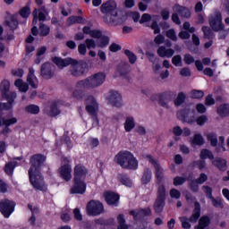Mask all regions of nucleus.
Here are the masks:
<instances>
[{"label":"nucleus","instance_id":"1","mask_svg":"<svg viewBox=\"0 0 229 229\" xmlns=\"http://www.w3.org/2000/svg\"><path fill=\"white\" fill-rule=\"evenodd\" d=\"M47 157L44 154H34L30 157V168L29 170L30 182L36 191H46L47 187L45 185L44 177L41 174L42 166Z\"/></svg>","mask_w":229,"mask_h":229},{"label":"nucleus","instance_id":"2","mask_svg":"<svg viewBox=\"0 0 229 229\" xmlns=\"http://www.w3.org/2000/svg\"><path fill=\"white\" fill-rule=\"evenodd\" d=\"M51 61L59 70H64L71 65L69 72L75 78L83 76L88 72L89 68V65L85 61H78L72 57L62 58L59 56H54L51 58Z\"/></svg>","mask_w":229,"mask_h":229},{"label":"nucleus","instance_id":"3","mask_svg":"<svg viewBox=\"0 0 229 229\" xmlns=\"http://www.w3.org/2000/svg\"><path fill=\"white\" fill-rule=\"evenodd\" d=\"M114 163L123 169L137 170L139 167L137 157L129 150L118 151L116 156H114Z\"/></svg>","mask_w":229,"mask_h":229},{"label":"nucleus","instance_id":"4","mask_svg":"<svg viewBox=\"0 0 229 229\" xmlns=\"http://www.w3.org/2000/svg\"><path fill=\"white\" fill-rule=\"evenodd\" d=\"M106 73L102 72H96L82 81H78L76 88L84 89H93L100 87L106 81Z\"/></svg>","mask_w":229,"mask_h":229},{"label":"nucleus","instance_id":"5","mask_svg":"<svg viewBox=\"0 0 229 229\" xmlns=\"http://www.w3.org/2000/svg\"><path fill=\"white\" fill-rule=\"evenodd\" d=\"M117 3L115 0H108L103 3L100 11L102 13L111 16L110 23L114 26L122 25L124 22L123 17H118Z\"/></svg>","mask_w":229,"mask_h":229},{"label":"nucleus","instance_id":"6","mask_svg":"<svg viewBox=\"0 0 229 229\" xmlns=\"http://www.w3.org/2000/svg\"><path fill=\"white\" fill-rule=\"evenodd\" d=\"M0 92L2 98L6 99L8 103H0V110H10L13 107V103L16 98V94L14 92H10V81H2L0 84Z\"/></svg>","mask_w":229,"mask_h":229},{"label":"nucleus","instance_id":"7","mask_svg":"<svg viewBox=\"0 0 229 229\" xmlns=\"http://www.w3.org/2000/svg\"><path fill=\"white\" fill-rule=\"evenodd\" d=\"M201 216V206L199 201L194 202V208L190 217L182 216L180 218L182 222V227L183 229H191V224H196Z\"/></svg>","mask_w":229,"mask_h":229},{"label":"nucleus","instance_id":"8","mask_svg":"<svg viewBox=\"0 0 229 229\" xmlns=\"http://www.w3.org/2000/svg\"><path fill=\"white\" fill-rule=\"evenodd\" d=\"M165 199L166 190L165 186L162 184L157 187V195L153 206L154 212L156 214H161L164 211V208L165 206Z\"/></svg>","mask_w":229,"mask_h":229},{"label":"nucleus","instance_id":"9","mask_svg":"<svg viewBox=\"0 0 229 229\" xmlns=\"http://www.w3.org/2000/svg\"><path fill=\"white\" fill-rule=\"evenodd\" d=\"M87 214L89 216H98L105 212L104 205L99 200H89L87 204Z\"/></svg>","mask_w":229,"mask_h":229},{"label":"nucleus","instance_id":"10","mask_svg":"<svg viewBox=\"0 0 229 229\" xmlns=\"http://www.w3.org/2000/svg\"><path fill=\"white\" fill-rule=\"evenodd\" d=\"M16 203L9 199H3L0 200V213L4 218H10L14 212Z\"/></svg>","mask_w":229,"mask_h":229},{"label":"nucleus","instance_id":"11","mask_svg":"<svg viewBox=\"0 0 229 229\" xmlns=\"http://www.w3.org/2000/svg\"><path fill=\"white\" fill-rule=\"evenodd\" d=\"M209 26L214 31H219L225 30L223 25V16L221 13H216V15L211 16L208 19Z\"/></svg>","mask_w":229,"mask_h":229},{"label":"nucleus","instance_id":"12","mask_svg":"<svg viewBox=\"0 0 229 229\" xmlns=\"http://www.w3.org/2000/svg\"><path fill=\"white\" fill-rule=\"evenodd\" d=\"M104 199L108 206L117 208L119 206L121 197L114 191H107L104 193Z\"/></svg>","mask_w":229,"mask_h":229},{"label":"nucleus","instance_id":"13","mask_svg":"<svg viewBox=\"0 0 229 229\" xmlns=\"http://www.w3.org/2000/svg\"><path fill=\"white\" fill-rule=\"evenodd\" d=\"M87 184L85 180L73 179V185L70 190L71 194H84L86 191Z\"/></svg>","mask_w":229,"mask_h":229},{"label":"nucleus","instance_id":"14","mask_svg":"<svg viewBox=\"0 0 229 229\" xmlns=\"http://www.w3.org/2000/svg\"><path fill=\"white\" fill-rule=\"evenodd\" d=\"M129 215L133 217L134 221H138L141 217L151 216V208H139L137 210L132 209L129 212Z\"/></svg>","mask_w":229,"mask_h":229},{"label":"nucleus","instance_id":"15","mask_svg":"<svg viewBox=\"0 0 229 229\" xmlns=\"http://www.w3.org/2000/svg\"><path fill=\"white\" fill-rule=\"evenodd\" d=\"M60 177L66 181L69 182L72 180V165L69 164L64 165H62L59 169H58Z\"/></svg>","mask_w":229,"mask_h":229},{"label":"nucleus","instance_id":"16","mask_svg":"<svg viewBox=\"0 0 229 229\" xmlns=\"http://www.w3.org/2000/svg\"><path fill=\"white\" fill-rule=\"evenodd\" d=\"M88 174V169L81 164L74 166L73 169V179L85 180Z\"/></svg>","mask_w":229,"mask_h":229},{"label":"nucleus","instance_id":"17","mask_svg":"<svg viewBox=\"0 0 229 229\" xmlns=\"http://www.w3.org/2000/svg\"><path fill=\"white\" fill-rule=\"evenodd\" d=\"M113 106L121 107L123 106L122 95L117 91L111 90L107 98Z\"/></svg>","mask_w":229,"mask_h":229},{"label":"nucleus","instance_id":"18","mask_svg":"<svg viewBox=\"0 0 229 229\" xmlns=\"http://www.w3.org/2000/svg\"><path fill=\"white\" fill-rule=\"evenodd\" d=\"M41 77L45 80H50L54 77V72L49 62H45L41 64Z\"/></svg>","mask_w":229,"mask_h":229},{"label":"nucleus","instance_id":"19","mask_svg":"<svg viewBox=\"0 0 229 229\" xmlns=\"http://www.w3.org/2000/svg\"><path fill=\"white\" fill-rule=\"evenodd\" d=\"M116 70L118 71V73H120V76L128 79V75L131 71V66L128 62H122L120 63Z\"/></svg>","mask_w":229,"mask_h":229},{"label":"nucleus","instance_id":"20","mask_svg":"<svg viewBox=\"0 0 229 229\" xmlns=\"http://www.w3.org/2000/svg\"><path fill=\"white\" fill-rule=\"evenodd\" d=\"M159 96L161 97L160 106L162 107L169 108V106L165 101L172 100L176 96V94L173 91H165V92L160 93Z\"/></svg>","mask_w":229,"mask_h":229},{"label":"nucleus","instance_id":"21","mask_svg":"<svg viewBox=\"0 0 229 229\" xmlns=\"http://www.w3.org/2000/svg\"><path fill=\"white\" fill-rule=\"evenodd\" d=\"M211 225V217L203 215L199 218L198 225H194V229H206Z\"/></svg>","mask_w":229,"mask_h":229},{"label":"nucleus","instance_id":"22","mask_svg":"<svg viewBox=\"0 0 229 229\" xmlns=\"http://www.w3.org/2000/svg\"><path fill=\"white\" fill-rule=\"evenodd\" d=\"M96 225H100L102 229H105L106 226H114L115 225V220L114 217L110 218H104V217H99L96 218L94 220Z\"/></svg>","mask_w":229,"mask_h":229},{"label":"nucleus","instance_id":"23","mask_svg":"<svg viewBox=\"0 0 229 229\" xmlns=\"http://www.w3.org/2000/svg\"><path fill=\"white\" fill-rule=\"evenodd\" d=\"M212 165L220 172H226L228 168V163L225 159H223V157H215V159L212 160Z\"/></svg>","mask_w":229,"mask_h":229},{"label":"nucleus","instance_id":"24","mask_svg":"<svg viewBox=\"0 0 229 229\" xmlns=\"http://www.w3.org/2000/svg\"><path fill=\"white\" fill-rule=\"evenodd\" d=\"M174 11L177 13L182 18L189 19L191 16V13L188 7H183L181 4H175Z\"/></svg>","mask_w":229,"mask_h":229},{"label":"nucleus","instance_id":"25","mask_svg":"<svg viewBox=\"0 0 229 229\" xmlns=\"http://www.w3.org/2000/svg\"><path fill=\"white\" fill-rule=\"evenodd\" d=\"M152 179L153 173L151 172V169H149L148 167L144 168L143 174L140 179L141 184L148 185L151 182Z\"/></svg>","mask_w":229,"mask_h":229},{"label":"nucleus","instance_id":"26","mask_svg":"<svg viewBox=\"0 0 229 229\" xmlns=\"http://www.w3.org/2000/svg\"><path fill=\"white\" fill-rule=\"evenodd\" d=\"M116 179H118V182H120L121 184L128 188H131L133 185L131 179L127 174H118Z\"/></svg>","mask_w":229,"mask_h":229},{"label":"nucleus","instance_id":"27","mask_svg":"<svg viewBox=\"0 0 229 229\" xmlns=\"http://www.w3.org/2000/svg\"><path fill=\"white\" fill-rule=\"evenodd\" d=\"M37 82H35V81ZM27 82L29 83L30 86H31L32 89H38V78L35 76V71L33 68H30L28 77H27Z\"/></svg>","mask_w":229,"mask_h":229},{"label":"nucleus","instance_id":"28","mask_svg":"<svg viewBox=\"0 0 229 229\" xmlns=\"http://www.w3.org/2000/svg\"><path fill=\"white\" fill-rule=\"evenodd\" d=\"M33 15V24L36 25L38 21L43 22L47 21L46 13H42V11L38 12V9H34L32 12Z\"/></svg>","mask_w":229,"mask_h":229},{"label":"nucleus","instance_id":"29","mask_svg":"<svg viewBox=\"0 0 229 229\" xmlns=\"http://www.w3.org/2000/svg\"><path fill=\"white\" fill-rule=\"evenodd\" d=\"M199 158L203 161H205L208 158L213 161L215 159V156L212 150L208 148H202L199 153Z\"/></svg>","mask_w":229,"mask_h":229},{"label":"nucleus","instance_id":"30","mask_svg":"<svg viewBox=\"0 0 229 229\" xmlns=\"http://www.w3.org/2000/svg\"><path fill=\"white\" fill-rule=\"evenodd\" d=\"M156 170V179H157V184L162 185L164 180V169L161 167L160 164L154 166Z\"/></svg>","mask_w":229,"mask_h":229},{"label":"nucleus","instance_id":"31","mask_svg":"<svg viewBox=\"0 0 229 229\" xmlns=\"http://www.w3.org/2000/svg\"><path fill=\"white\" fill-rule=\"evenodd\" d=\"M123 126H124V131L126 132H131L136 127L134 118L131 116L127 117L125 119Z\"/></svg>","mask_w":229,"mask_h":229},{"label":"nucleus","instance_id":"32","mask_svg":"<svg viewBox=\"0 0 229 229\" xmlns=\"http://www.w3.org/2000/svg\"><path fill=\"white\" fill-rule=\"evenodd\" d=\"M217 114L221 117H227L229 115V104H222L216 109Z\"/></svg>","mask_w":229,"mask_h":229},{"label":"nucleus","instance_id":"33","mask_svg":"<svg viewBox=\"0 0 229 229\" xmlns=\"http://www.w3.org/2000/svg\"><path fill=\"white\" fill-rule=\"evenodd\" d=\"M123 55L128 58L130 64H135L138 61V56L132 51L129 49L123 50Z\"/></svg>","mask_w":229,"mask_h":229},{"label":"nucleus","instance_id":"34","mask_svg":"<svg viewBox=\"0 0 229 229\" xmlns=\"http://www.w3.org/2000/svg\"><path fill=\"white\" fill-rule=\"evenodd\" d=\"M67 25L84 24L85 20L81 16H71L66 21Z\"/></svg>","mask_w":229,"mask_h":229},{"label":"nucleus","instance_id":"35","mask_svg":"<svg viewBox=\"0 0 229 229\" xmlns=\"http://www.w3.org/2000/svg\"><path fill=\"white\" fill-rule=\"evenodd\" d=\"M4 25L7 26L12 31H13L18 28L19 22H18V20L14 16H12L10 18V21H4Z\"/></svg>","mask_w":229,"mask_h":229},{"label":"nucleus","instance_id":"36","mask_svg":"<svg viewBox=\"0 0 229 229\" xmlns=\"http://www.w3.org/2000/svg\"><path fill=\"white\" fill-rule=\"evenodd\" d=\"M214 30H211L210 27L203 26L201 28V31L203 32L204 38L207 39H214L215 38V33L213 31Z\"/></svg>","mask_w":229,"mask_h":229},{"label":"nucleus","instance_id":"37","mask_svg":"<svg viewBox=\"0 0 229 229\" xmlns=\"http://www.w3.org/2000/svg\"><path fill=\"white\" fill-rule=\"evenodd\" d=\"M191 144L196 146H203L205 144V139L200 133H196L193 135L191 140Z\"/></svg>","mask_w":229,"mask_h":229},{"label":"nucleus","instance_id":"38","mask_svg":"<svg viewBox=\"0 0 229 229\" xmlns=\"http://www.w3.org/2000/svg\"><path fill=\"white\" fill-rule=\"evenodd\" d=\"M51 29L49 26L46 25L43 22L39 23V36L40 37H47L50 34Z\"/></svg>","mask_w":229,"mask_h":229},{"label":"nucleus","instance_id":"39","mask_svg":"<svg viewBox=\"0 0 229 229\" xmlns=\"http://www.w3.org/2000/svg\"><path fill=\"white\" fill-rule=\"evenodd\" d=\"M207 140L210 142L211 147L216 148L218 145L217 135L215 132L207 134Z\"/></svg>","mask_w":229,"mask_h":229},{"label":"nucleus","instance_id":"40","mask_svg":"<svg viewBox=\"0 0 229 229\" xmlns=\"http://www.w3.org/2000/svg\"><path fill=\"white\" fill-rule=\"evenodd\" d=\"M116 220H118V229H129L123 214H119Z\"/></svg>","mask_w":229,"mask_h":229},{"label":"nucleus","instance_id":"41","mask_svg":"<svg viewBox=\"0 0 229 229\" xmlns=\"http://www.w3.org/2000/svg\"><path fill=\"white\" fill-rule=\"evenodd\" d=\"M17 162H9L4 165V172L8 175H13L14 168L17 166Z\"/></svg>","mask_w":229,"mask_h":229},{"label":"nucleus","instance_id":"42","mask_svg":"<svg viewBox=\"0 0 229 229\" xmlns=\"http://www.w3.org/2000/svg\"><path fill=\"white\" fill-rule=\"evenodd\" d=\"M31 13L30 4H26L25 7H21L19 11V14L23 19H28Z\"/></svg>","mask_w":229,"mask_h":229},{"label":"nucleus","instance_id":"43","mask_svg":"<svg viewBox=\"0 0 229 229\" xmlns=\"http://www.w3.org/2000/svg\"><path fill=\"white\" fill-rule=\"evenodd\" d=\"M25 111L28 114H38L40 112V107L37 105H29L25 107Z\"/></svg>","mask_w":229,"mask_h":229},{"label":"nucleus","instance_id":"44","mask_svg":"<svg viewBox=\"0 0 229 229\" xmlns=\"http://www.w3.org/2000/svg\"><path fill=\"white\" fill-rule=\"evenodd\" d=\"M204 96L205 93L202 90L192 89L190 93V98L193 99H201Z\"/></svg>","mask_w":229,"mask_h":229},{"label":"nucleus","instance_id":"45","mask_svg":"<svg viewBox=\"0 0 229 229\" xmlns=\"http://www.w3.org/2000/svg\"><path fill=\"white\" fill-rule=\"evenodd\" d=\"M212 205L215 208H225V204H223V199H221L220 198L216 199L215 197H213L211 199Z\"/></svg>","mask_w":229,"mask_h":229},{"label":"nucleus","instance_id":"46","mask_svg":"<svg viewBox=\"0 0 229 229\" xmlns=\"http://www.w3.org/2000/svg\"><path fill=\"white\" fill-rule=\"evenodd\" d=\"M50 114L52 116H56L61 114V110H59V108H58L57 102H53L50 105Z\"/></svg>","mask_w":229,"mask_h":229},{"label":"nucleus","instance_id":"47","mask_svg":"<svg viewBox=\"0 0 229 229\" xmlns=\"http://www.w3.org/2000/svg\"><path fill=\"white\" fill-rule=\"evenodd\" d=\"M202 191H203L204 194H206V198L208 199H212L214 198L213 189L210 186H208V185L202 186Z\"/></svg>","mask_w":229,"mask_h":229},{"label":"nucleus","instance_id":"48","mask_svg":"<svg viewBox=\"0 0 229 229\" xmlns=\"http://www.w3.org/2000/svg\"><path fill=\"white\" fill-rule=\"evenodd\" d=\"M186 100V95L183 92H180L177 98L174 100V105L176 106H182Z\"/></svg>","mask_w":229,"mask_h":229},{"label":"nucleus","instance_id":"49","mask_svg":"<svg viewBox=\"0 0 229 229\" xmlns=\"http://www.w3.org/2000/svg\"><path fill=\"white\" fill-rule=\"evenodd\" d=\"M2 123H3V125H4V126L10 127V126H12V125L16 124V123H17V118H15V117H12V118H10V119L3 118V119H2Z\"/></svg>","mask_w":229,"mask_h":229},{"label":"nucleus","instance_id":"50","mask_svg":"<svg viewBox=\"0 0 229 229\" xmlns=\"http://www.w3.org/2000/svg\"><path fill=\"white\" fill-rule=\"evenodd\" d=\"M172 64L175 67H180L182 65V58L181 55H176L172 58Z\"/></svg>","mask_w":229,"mask_h":229},{"label":"nucleus","instance_id":"51","mask_svg":"<svg viewBox=\"0 0 229 229\" xmlns=\"http://www.w3.org/2000/svg\"><path fill=\"white\" fill-rule=\"evenodd\" d=\"M188 116H189V111L185 109L181 110L177 113L178 119H180V121H182V123H184V121L187 119Z\"/></svg>","mask_w":229,"mask_h":229},{"label":"nucleus","instance_id":"52","mask_svg":"<svg viewBox=\"0 0 229 229\" xmlns=\"http://www.w3.org/2000/svg\"><path fill=\"white\" fill-rule=\"evenodd\" d=\"M143 157H144L147 161H148L154 167H156L157 165H159V163H158L157 160H155V157H153V156H151V154H145V155L143 156Z\"/></svg>","mask_w":229,"mask_h":229},{"label":"nucleus","instance_id":"53","mask_svg":"<svg viewBox=\"0 0 229 229\" xmlns=\"http://www.w3.org/2000/svg\"><path fill=\"white\" fill-rule=\"evenodd\" d=\"M208 121V118L205 114L199 115L196 119L197 125H199V126H204Z\"/></svg>","mask_w":229,"mask_h":229},{"label":"nucleus","instance_id":"54","mask_svg":"<svg viewBox=\"0 0 229 229\" xmlns=\"http://www.w3.org/2000/svg\"><path fill=\"white\" fill-rule=\"evenodd\" d=\"M170 196H171V199H180L182 193L177 189L173 188L170 190Z\"/></svg>","mask_w":229,"mask_h":229},{"label":"nucleus","instance_id":"55","mask_svg":"<svg viewBox=\"0 0 229 229\" xmlns=\"http://www.w3.org/2000/svg\"><path fill=\"white\" fill-rule=\"evenodd\" d=\"M199 183L197 182V180L191 181V182H190V191H191V192H199Z\"/></svg>","mask_w":229,"mask_h":229},{"label":"nucleus","instance_id":"56","mask_svg":"<svg viewBox=\"0 0 229 229\" xmlns=\"http://www.w3.org/2000/svg\"><path fill=\"white\" fill-rule=\"evenodd\" d=\"M186 181H187V179L185 177L176 176L174 179V186L182 185Z\"/></svg>","mask_w":229,"mask_h":229},{"label":"nucleus","instance_id":"57","mask_svg":"<svg viewBox=\"0 0 229 229\" xmlns=\"http://www.w3.org/2000/svg\"><path fill=\"white\" fill-rule=\"evenodd\" d=\"M195 63V58L191 54L184 55V64L191 65Z\"/></svg>","mask_w":229,"mask_h":229},{"label":"nucleus","instance_id":"58","mask_svg":"<svg viewBox=\"0 0 229 229\" xmlns=\"http://www.w3.org/2000/svg\"><path fill=\"white\" fill-rule=\"evenodd\" d=\"M85 45L88 49H96V42L92 38H87L85 40Z\"/></svg>","mask_w":229,"mask_h":229},{"label":"nucleus","instance_id":"59","mask_svg":"<svg viewBox=\"0 0 229 229\" xmlns=\"http://www.w3.org/2000/svg\"><path fill=\"white\" fill-rule=\"evenodd\" d=\"M196 182H198L199 184H203L204 182H206L208 180V176L204 174L201 173L199 176V178L195 179Z\"/></svg>","mask_w":229,"mask_h":229},{"label":"nucleus","instance_id":"60","mask_svg":"<svg viewBox=\"0 0 229 229\" xmlns=\"http://www.w3.org/2000/svg\"><path fill=\"white\" fill-rule=\"evenodd\" d=\"M122 49V46L117 43H112L109 47V51L112 53H117L120 52Z\"/></svg>","mask_w":229,"mask_h":229},{"label":"nucleus","instance_id":"61","mask_svg":"<svg viewBox=\"0 0 229 229\" xmlns=\"http://www.w3.org/2000/svg\"><path fill=\"white\" fill-rule=\"evenodd\" d=\"M100 44L98 45L99 47H106L110 42V38L107 36H102Z\"/></svg>","mask_w":229,"mask_h":229},{"label":"nucleus","instance_id":"62","mask_svg":"<svg viewBox=\"0 0 229 229\" xmlns=\"http://www.w3.org/2000/svg\"><path fill=\"white\" fill-rule=\"evenodd\" d=\"M165 35L167 38H169L173 41L177 40V36H176L175 30L174 29L167 30Z\"/></svg>","mask_w":229,"mask_h":229},{"label":"nucleus","instance_id":"63","mask_svg":"<svg viewBox=\"0 0 229 229\" xmlns=\"http://www.w3.org/2000/svg\"><path fill=\"white\" fill-rule=\"evenodd\" d=\"M150 21H151V15L148 14V13H144L140 20L139 21V22L140 24H144L146 22H149Z\"/></svg>","mask_w":229,"mask_h":229},{"label":"nucleus","instance_id":"64","mask_svg":"<svg viewBox=\"0 0 229 229\" xmlns=\"http://www.w3.org/2000/svg\"><path fill=\"white\" fill-rule=\"evenodd\" d=\"M72 97L76 99H82L84 97V92L81 89H76L72 92Z\"/></svg>","mask_w":229,"mask_h":229}]
</instances>
